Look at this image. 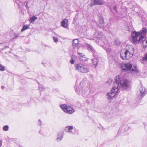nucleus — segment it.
Masks as SVG:
<instances>
[{"mask_svg":"<svg viewBox=\"0 0 147 147\" xmlns=\"http://www.w3.org/2000/svg\"><path fill=\"white\" fill-rule=\"evenodd\" d=\"M147 32V29L144 28L142 31L137 32L135 31L131 34L133 42L136 44L142 42L143 48L144 49L147 47V37L143 40L146 37Z\"/></svg>","mask_w":147,"mask_h":147,"instance_id":"1","label":"nucleus"},{"mask_svg":"<svg viewBox=\"0 0 147 147\" xmlns=\"http://www.w3.org/2000/svg\"><path fill=\"white\" fill-rule=\"evenodd\" d=\"M119 80V76H117L115 78V81L113 82L114 86H113L111 91L107 94V98L109 99H111L114 97L117 94L119 88L118 86L119 84L118 83V81Z\"/></svg>","mask_w":147,"mask_h":147,"instance_id":"2","label":"nucleus"},{"mask_svg":"<svg viewBox=\"0 0 147 147\" xmlns=\"http://www.w3.org/2000/svg\"><path fill=\"white\" fill-rule=\"evenodd\" d=\"M118 83L119 84L118 88L120 89L121 88L123 90H129L131 88V85L130 82L127 79H123L118 81Z\"/></svg>","mask_w":147,"mask_h":147,"instance_id":"3","label":"nucleus"},{"mask_svg":"<svg viewBox=\"0 0 147 147\" xmlns=\"http://www.w3.org/2000/svg\"><path fill=\"white\" fill-rule=\"evenodd\" d=\"M83 83V81L80 82L78 88V89L76 88L75 91L78 94L81 95L84 97H85L87 94L88 88L87 86H84L82 87V85Z\"/></svg>","mask_w":147,"mask_h":147,"instance_id":"4","label":"nucleus"},{"mask_svg":"<svg viewBox=\"0 0 147 147\" xmlns=\"http://www.w3.org/2000/svg\"><path fill=\"white\" fill-rule=\"evenodd\" d=\"M123 70H126L127 71H131L137 73L138 71L136 66H132V65L130 63L123 64L121 65Z\"/></svg>","mask_w":147,"mask_h":147,"instance_id":"5","label":"nucleus"},{"mask_svg":"<svg viewBox=\"0 0 147 147\" xmlns=\"http://www.w3.org/2000/svg\"><path fill=\"white\" fill-rule=\"evenodd\" d=\"M60 107L62 110L66 113L71 114L74 112V110L72 107L66 104L61 105Z\"/></svg>","mask_w":147,"mask_h":147,"instance_id":"6","label":"nucleus"},{"mask_svg":"<svg viewBox=\"0 0 147 147\" xmlns=\"http://www.w3.org/2000/svg\"><path fill=\"white\" fill-rule=\"evenodd\" d=\"M75 67L76 70L81 73H87L89 71L87 68H85L81 64H76Z\"/></svg>","mask_w":147,"mask_h":147,"instance_id":"7","label":"nucleus"},{"mask_svg":"<svg viewBox=\"0 0 147 147\" xmlns=\"http://www.w3.org/2000/svg\"><path fill=\"white\" fill-rule=\"evenodd\" d=\"M124 49H122L120 52L121 58L123 60L128 59L132 57L127 53Z\"/></svg>","mask_w":147,"mask_h":147,"instance_id":"8","label":"nucleus"},{"mask_svg":"<svg viewBox=\"0 0 147 147\" xmlns=\"http://www.w3.org/2000/svg\"><path fill=\"white\" fill-rule=\"evenodd\" d=\"M124 49L127 53L128 54L130 55V56L132 57L134 51V47L132 46L131 45H127Z\"/></svg>","mask_w":147,"mask_h":147,"instance_id":"9","label":"nucleus"},{"mask_svg":"<svg viewBox=\"0 0 147 147\" xmlns=\"http://www.w3.org/2000/svg\"><path fill=\"white\" fill-rule=\"evenodd\" d=\"M105 3V2L101 0H91L89 4L90 7H92L95 5H101Z\"/></svg>","mask_w":147,"mask_h":147,"instance_id":"10","label":"nucleus"},{"mask_svg":"<svg viewBox=\"0 0 147 147\" xmlns=\"http://www.w3.org/2000/svg\"><path fill=\"white\" fill-rule=\"evenodd\" d=\"M137 95L140 98H143L146 94L145 88L143 87H141L140 90L137 92Z\"/></svg>","mask_w":147,"mask_h":147,"instance_id":"11","label":"nucleus"},{"mask_svg":"<svg viewBox=\"0 0 147 147\" xmlns=\"http://www.w3.org/2000/svg\"><path fill=\"white\" fill-rule=\"evenodd\" d=\"M98 23L96 24L97 26L100 28H102L105 25L104 20L103 17L102 15H99Z\"/></svg>","mask_w":147,"mask_h":147,"instance_id":"12","label":"nucleus"},{"mask_svg":"<svg viewBox=\"0 0 147 147\" xmlns=\"http://www.w3.org/2000/svg\"><path fill=\"white\" fill-rule=\"evenodd\" d=\"M86 46L88 48V49L89 51H90L92 53L94 57L96 56L97 53L95 50L91 45L88 44H86Z\"/></svg>","mask_w":147,"mask_h":147,"instance_id":"13","label":"nucleus"},{"mask_svg":"<svg viewBox=\"0 0 147 147\" xmlns=\"http://www.w3.org/2000/svg\"><path fill=\"white\" fill-rule=\"evenodd\" d=\"M63 133L62 131L59 132L57 134V141H60L63 138Z\"/></svg>","mask_w":147,"mask_h":147,"instance_id":"14","label":"nucleus"},{"mask_svg":"<svg viewBox=\"0 0 147 147\" xmlns=\"http://www.w3.org/2000/svg\"><path fill=\"white\" fill-rule=\"evenodd\" d=\"M68 20H67L65 19L61 22V26L65 28L68 27L67 24Z\"/></svg>","mask_w":147,"mask_h":147,"instance_id":"15","label":"nucleus"},{"mask_svg":"<svg viewBox=\"0 0 147 147\" xmlns=\"http://www.w3.org/2000/svg\"><path fill=\"white\" fill-rule=\"evenodd\" d=\"M72 46L73 48H75L77 47V46L79 44V41L78 39H75L72 42Z\"/></svg>","mask_w":147,"mask_h":147,"instance_id":"16","label":"nucleus"},{"mask_svg":"<svg viewBox=\"0 0 147 147\" xmlns=\"http://www.w3.org/2000/svg\"><path fill=\"white\" fill-rule=\"evenodd\" d=\"M96 38L98 39L102 40L103 38V36L101 32H97L96 34Z\"/></svg>","mask_w":147,"mask_h":147,"instance_id":"17","label":"nucleus"},{"mask_svg":"<svg viewBox=\"0 0 147 147\" xmlns=\"http://www.w3.org/2000/svg\"><path fill=\"white\" fill-rule=\"evenodd\" d=\"M73 129V127L72 126H67L65 127V130L66 131L72 133V131Z\"/></svg>","mask_w":147,"mask_h":147,"instance_id":"18","label":"nucleus"},{"mask_svg":"<svg viewBox=\"0 0 147 147\" xmlns=\"http://www.w3.org/2000/svg\"><path fill=\"white\" fill-rule=\"evenodd\" d=\"M37 19V18L35 16L30 17L29 19V21L31 23H33Z\"/></svg>","mask_w":147,"mask_h":147,"instance_id":"19","label":"nucleus"},{"mask_svg":"<svg viewBox=\"0 0 147 147\" xmlns=\"http://www.w3.org/2000/svg\"><path fill=\"white\" fill-rule=\"evenodd\" d=\"M78 54L80 55V59H82L83 60L86 61V58L85 57V55L82 53H79L78 51Z\"/></svg>","mask_w":147,"mask_h":147,"instance_id":"20","label":"nucleus"},{"mask_svg":"<svg viewBox=\"0 0 147 147\" xmlns=\"http://www.w3.org/2000/svg\"><path fill=\"white\" fill-rule=\"evenodd\" d=\"M77 57L74 55H72L71 56V59L70 60V62L72 64H73L74 63V61L76 59Z\"/></svg>","mask_w":147,"mask_h":147,"instance_id":"21","label":"nucleus"},{"mask_svg":"<svg viewBox=\"0 0 147 147\" xmlns=\"http://www.w3.org/2000/svg\"><path fill=\"white\" fill-rule=\"evenodd\" d=\"M94 65L96 67L98 63V60L97 58H94L92 59Z\"/></svg>","mask_w":147,"mask_h":147,"instance_id":"22","label":"nucleus"},{"mask_svg":"<svg viewBox=\"0 0 147 147\" xmlns=\"http://www.w3.org/2000/svg\"><path fill=\"white\" fill-rule=\"evenodd\" d=\"M29 25H24L23 26V28L21 30V31L22 32H23L29 28Z\"/></svg>","mask_w":147,"mask_h":147,"instance_id":"23","label":"nucleus"},{"mask_svg":"<svg viewBox=\"0 0 147 147\" xmlns=\"http://www.w3.org/2000/svg\"><path fill=\"white\" fill-rule=\"evenodd\" d=\"M38 89L40 91H43L45 89V88L41 85H39Z\"/></svg>","mask_w":147,"mask_h":147,"instance_id":"24","label":"nucleus"},{"mask_svg":"<svg viewBox=\"0 0 147 147\" xmlns=\"http://www.w3.org/2000/svg\"><path fill=\"white\" fill-rule=\"evenodd\" d=\"M9 126L7 125H6L3 127V130L4 131H7L8 130Z\"/></svg>","mask_w":147,"mask_h":147,"instance_id":"25","label":"nucleus"},{"mask_svg":"<svg viewBox=\"0 0 147 147\" xmlns=\"http://www.w3.org/2000/svg\"><path fill=\"white\" fill-rule=\"evenodd\" d=\"M5 67L3 66L1 64H0V70L3 71L5 70Z\"/></svg>","mask_w":147,"mask_h":147,"instance_id":"26","label":"nucleus"},{"mask_svg":"<svg viewBox=\"0 0 147 147\" xmlns=\"http://www.w3.org/2000/svg\"><path fill=\"white\" fill-rule=\"evenodd\" d=\"M53 39L54 42H57L58 40V38L57 37L53 36Z\"/></svg>","mask_w":147,"mask_h":147,"instance_id":"27","label":"nucleus"},{"mask_svg":"<svg viewBox=\"0 0 147 147\" xmlns=\"http://www.w3.org/2000/svg\"><path fill=\"white\" fill-rule=\"evenodd\" d=\"M113 80L111 78H109L107 81V83L108 84H110L112 83Z\"/></svg>","mask_w":147,"mask_h":147,"instance_id":"28","label":"nucleus"},{"mask_svg":"<svg viewBox=\"0 0 147 147\" xmlns=\"http://www.w3.org/2000/svg\"><path fill=\"white\" fill-rule=\"evenodd\" d=\"M105 50L108 53H110L111 52V49L110 48H106L105 49Z\"/></svg>","mask_w":147,"mask_h":147,"instance_id":"29","label":"nucleus"},{"mask_svg":"<svg viewBox=\"0 0 147 147\" xmlns=\"http://www.w3.org/2000/svg\"><path fill=\"white\" fill-rule=\"evenodd\" d=\"M28 2L27 1H26L25 3L24 4L25 5V6L26 8L29 9V8L28 6Z\"/></svg>","mask_w":147,"mask_h":147,"instance_id":"30","label":"nucleus"},{"mask_svg":"<svg viewBox=\"0 0 147 147\" xmlns=\"http://www.w3.org/2000/svg\"><path fill=\"white\" fill-rule=\"evenodd\" d=\"M115 42L117 45H118L120 44V42L117 40H115Z\"/></svg>","mask_w":147,"mask_h":147,"instance_id":"31","label":"nucleus"},{"mask_svg":"<svg viewBox=\"0 0 147 147\" xmlns=\"http://www.w3.org/2000/svg\"><path fill=\"white\" fill-rule=\"evenodd\" d=\"M19 35V34H14L15 36L13 38V39L16 38L18 37V36Z\"/></svg>","mask_w":147,"mask_h":147,"instance_id":"32","label":"nucleus"},{"mask_svg":"<svg viewBox=\"0 0 147 147\" xmlns=\"http://www.w3.org/2000/svg\"><path fill=\"white\" fill-rule=\"evenodd\" d=\"M113 9L116 12H117V7L116 6H114L113 8Z\"/></svg>","mask_w":147,"mask_h":147,"instance_id":"33","label":"nucleus"},{"mask_svg":"<svg viewBox=\"0 0 147 147\" xmlns=\"http://www.w3.org/2000/svg\"><path fill=\"white\" fill-rule=\"evenodd\" d=\"M16 3H17V6H18V7H19L20 6L19 3V2H16Z\"/></svg>","mask_w":147,"mask_h":147,"instance_id":"34","label":"nucleus"},{"mask_svg":"<svg viewBox=\"0 0 147 147\" xmlns=\"http://www.w3.org/2000/svg\"><path fill=\"white\" fill-rule=\"evenodd\" d=\"M2 146V142L0 140V147Z\"/></svg>","mask_w":147,"mask_h":147,"instance_id":"35","label":"nucleus"},{"mask_svg":"<svg viewBox=\"0 0 147 147\" xmlns=\"http://www.w3.org/2000/svg\"><path fill=\"white\" fill-rule=\"evenodd\" d=\"M1 88L2 89H3L4 88V86H2L1 87Z\"/></svg>","mask_w":147,"mask_h":147,"instance_id":"36","label":"nucleus"},{"mask_svg":"<svg viewBox=\"0 0 147 147\" xmlns=\"http://www.w3.org/2000/svg\"><path fill=\"white\" fill-rule=\"evenodd\" d=\"M39 121L40 122V123L41 122V121L40 120H39Z\"/></svg>","mask_w":147,"mask_h":147,"instance_id":"37","label":"nucleus"},{"mask_svg":"<svg viewBox=\"0 0 147 147\" xmlns=\"http://www.w3.org/2000/svg\"><path fill=\"white\" fill-rule=\"evenodd\" d=\"M40 131H39V133H40Z\"/></svg>","mask_w":147,"mask_h":147,"instance_id":"38","label":"nucleus"},{"mask_svg":"<svg viewBox=\"0 0 147 147\" xmlns=\"http://www.w3.org/2000/svg\"><path fill=\"white\" fill-rule=\"evenodd\" d=\"M41 125V124H40H40L39 125Z\"/></svg>","mask_w":147,"mask_h":147,"instance_id":"39","label":"nucleus"}]
</instances>
